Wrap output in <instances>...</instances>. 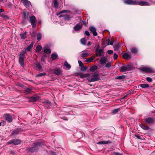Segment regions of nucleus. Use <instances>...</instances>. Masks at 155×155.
<instances>
[{
  "mask_svg": "<svg viewBox=\"0 0 155 155\" xmlns=\"http://www.w3.org/2000/svg\"><path fill=\"white\" fill-rule=\"evenodd\" d=\"M69 12V11L68 10H63L61 11L60 12V13H63L65 12Z\"/></svg>",
  "mask_w": 155,
  "mask_h": 155,
  "instance_id": "603ef678",
  "label": "nucleus"
},
{
  "mask_svg": "<svg viewBox=\"0 0 155 155\" xmlns=\"http://www.w3.org/2000/svg\"><path fill=\"white\" fill-rule=\"evenodd\" d=\"M35 67L37 68L39 70H40L42 69V67L39 62L38 61L35 62Z\"/></svg>",
  "mask_w": 155,
  "mask_h": 155,
  "instance_id": "f3484780",
  "label": "nucleus"
},
{
  "mask_svg": "<svg viewBox=\"0 0 155 155\" xmlns=\"http://www.w3.org/2000/svg\"><path fill=\"white\" fill-rule=\"evenodd\" d=\"M26 32H25L23 34H21L20 35V36L21 38L22 39H25L26 38Z\"/></svg>",
  "mask_w": 155,
  "mask_h": 155,
  "instance_id": "c9c22d12",
  "label": "nucleus"
},
{
  "mask_svg": "<svg viewBox=\"0 0 155 155\" xmlns=\"http://www.w3.org/2000/svg\"><path fill=\"white\" fill-rule=\"evenodd\" d=\"M81 23L85 25H86L87 24L86 22L84 21H81Z\"/></svg>",
  "mask_w": 155,
  "mask_h": 155,
  "instance_id": "e2e57ef3",
  "label": "nucleus"
},
{
  "mask_svg": "<svg viewBox=\"0 0 155 155\" xmlns=\"http://www.w3.org/2000/svg\"><path fill=\"white\" fill-rule=\"evenodd\" d=\"M58 58V55L56 54L52 53L51 55V58L52 60H55Z\"/></svg>",
  "mask_w": 155,
  "mask_h": 155,
  "instance_id": "7c9ffc66",
  "label": "nucleus"
},
{
  "mask_svg": "<svg viewBox=\"0 0 155 155\" xmlns=\"http://www.w3.org/2000/svg\"><path fill=\"white\" fill-rule=\"evenodd\" d=\"M145 123L147 124H151L154 122V119L152 117H149L144 119Z\"/></svg>",
  "mask_w": 155,
  "mask_h": 155,
  "instance_id": "9b49d317",
  "label": "nucleus"
},
{
  "mask_svg": "<svg viewBox=\"0 0 155 155\" xmlns=\"http://www.w3.org/2000/svg\"><path fill=\"white\" fill-rule=\"evenodd\" d=\"M21 2L23 3L25 6L27 7H29L30 4V2L27 0H21Z\"/></svg>",
  "mask_w": 155,
  "mask_h": 155,
  "instance_id": "a211bd4d",
  "label": "nucleus"
},
{
  "mask_svg": "<svg viewBox=\"0 0 155 155\" xmlns=\"http://www.w3.org/2000/svg\"><path fill=\"white\" fill-rule=\"evenodd\" d=\"M112 155H122V154L118 152H114L112 153Z\"/></svg>",
  "mask_w": 155,
  "mask_h": 155,
  "instance_id": "3c124183",
  "label": "nucleus"
},
{
  "mask_svg": "<svg viewBox=\"0 0 155 155\" xmlns=\"http://www.w3.org/2000/svg\"><path fill=\"white\" fill-rule=\"evenodd\" d=\"M82 28V25L80 24H78L74 27V29L75 31H78L81 30Z\"/></svg>",
  "mask_w": 155,
  "mask_h": 155,
  "instance_id": "4468645a",
  "label": "nucleus"
},
{
  "mask_svg": "<svg viewBox=\"0 0 155 155\" xmlns=\"http://www.w3.org/2000/svg\"><path fill=\"white\" fill-rule=\"evenodd\" d=\"M87 68L86 67L83 66L81 67V70L83 71H85L87 70Z\"/></svg>",
  "mask_w": 155,
  "mask_h": 155,
  "instance_id": "49530a36",
  "label": "nucleus"
},
{
  "mask_svg": "<svg viewBox=\"0 0 155 155\" xmlns=\"http://www.w3.org/2000/svg\"><path fill=\"white\" fill-rule=\"evenodd\" d=\"M114 50H117L118 48V45H114Z\"/></svg>",
  "mask_w": 155,
  "mask_h": 155,
  "instance_id": "680f3d73",
  "label": "nucleus"
},
{
  "mask_svg": "<svg viewBox=\"0 0 155 155\" xmlns=\"http://www.w3.org/2000/svg\"><path fill=\"white\" fill-rule=\"evenodd\" d=\"M111 66V63L110 62L107 63L105 65V67L107 68H110Z\"/></svg>",
  "mask_w": 155,
  "mask_h": 155,
  "instance_id": "de8ad7c7",
  "label": "nucleus"
},
{
  "mask_svg": "<svg viewBox=\"0 0 155 155\" xmlns=\"http://www.w3.org/2000/svg\"><path fill=\"white\" fill-rule=\"evenodd\" d=\"M5 119L8 122H11L12 121V117L9 114L5 115Z\"/></svg>",
  "mask_w": 155,
  "mask_h": 155,
  "instance_id": "f8f14e48",
  "label": "nucleus"
},
{
  "mask_svg": "<svg viewBox=\"0 0 155 155\" xmlns=\"http://www.w3.org/2000/svg\"><path fill=\"white\" fill-rule=\"evenodd\" d=\"M132 66L130 64H127L122 66L119 68L120 71L121 72L127 71H129L132 69Z\"/></svg>",
  "mask_w": 155,
  "mask_h": 155,
  "instance_id": "f257e3e1",
  "label": "nucleus"
},
{
  "mask_svg": "<svg viewBox=\"0 0 155 155\" xmlns=\"http://www.w3.org/2000/svg\"><path fill=\"white\" fill-rule=\"evenodd\" d=\"M126 77L125 75H123L121 76H117L115 78L116 79H119L121 80H123Z\"/></svg>",
  "mask_w": 155,
  "mask_h": 155,
  "instance_id": "bb28decb",
  "label": "nucleus"
},
{
  "mask_svg": "<svg viewBox=\"0 0 155 155\" xmlns=\"http://www.w3.org/2000/svg\"><path fill=\"white\" fill-rule=\"evenodd\" d=\"M107 52L109 54H111L113 53V51L112 50H109L107 51Z\"/></svg>",
  "mask_w": 155,
  "mask_h": 155,
  "instance_id": "052dcab7",
  "label": "nucleus"
},
{
  "mask_svg": "<svg viewBox=\"0 0 155 155\" xmlns=\"http://www.w3.org/2000/svg\"><path fill=\"white\" fill-rule=\"evenodd\" d=\"M139 86L143 88H147L149 87V85L148 84H140Z\"/></svg>",
  "mask_w": 155,
  "mask_h": 155,
  "instance_id": "cd10ccee",
  "label": "nucleus"
},
{
  "mask_svg": "<svg viewBox=\"0 0 155 155\" xmlns=\"http://www.w3.org/2000/svg\"><path fill=\"white\" fill-rule=\"evenodd\" d=\"M27 51V50H26V48H25V50H24L22 51H21L20 52V54H19L21 55L22 56L25 57V54H26Z\"/></svg>",
  "mask_w": 155,
  "mask_h": 155,
  "instance_id": "58836bf2",
  "label": "nucleus"
},
{
  "mask_svg": "<svg viewBox=\"0 0 155 155\" xmlns=\"http://www.w3.org/2000/svg\"><path fill=\"white\" fill-rule=\"evenodd\" d=\"M43 102L46 106L47 105L48 107L51 106V102L47 100L44 101Z\"/></svg>",
  "mask_w": 155,
  "mask_h": 155,
  "instance_id": "a878e982",
  "label": "nucleus"
},
{
  "mask_svg": "<svg viewBox=\"0 0 155 155\" xmlns=\"http://www.w3.org/2000/svg\"><path fill=\"white\" fill-rule=\"evenodd\" d=\"M131 52L133 53L136 54L137 53V49L133 47L131 48Z\"/></svg>",
  "mask_w": 155,
  "mask_h": 155,
  "instance_id": "72a5a7b5",
  "label": "nucleus"
},
{
  "mask_svg": "<svg viewBox=\"0 0 155 155\" xmlns=\"http://www.w3.org/2000/svg\"><path fill=\"white\" fill-rule=\"evenodd\" d=\"M146 80L147 81L149 82H151L152 81L151 78L150 77H147L146 78Z\"/></svg>",
  "mask_w": 155,
  "mask_h": 155,
  "instance_id": "8fccbe9b",
  "label": "nucleus"
},
{
  "mask_svg": "<svg viewBox=\"0 0 155 155\" xmlns=\"http://www.w3.org/2000/svg\"><path fill=\"white\" fill-rule=\"evenodd\" d=\"M45 56H42L41 59V61H44L45 60Z\"/></svg>",
  "mask_w": 155,
  "mask_h": 155,
  "instance_id": "0e129e2a",
  "label": "nucleus"
},
{
  "mask_svg": "<svg viewBox=\"0 0 155 155\" xmlns=\"http://www.w3.org/2000/svg\"><path fill=\"white\" fill-rule=\"evenodd\" d=\"M136 5H139L141 6H149L151 5L148 2L145 1H141L140 2H137L136 1Z\"/></svg>",
  "mask_w": 155,
  "mask_h": 155,
  "instance_id": "1a4fd4ad",
  "label": "nucleus"
},
{
  "mask_svg": "<svg viewBox=\"0 0 155 155\" xmlns=\"http://www.w3.org/2000/svg\"><path fill=\"white\" fill-rule=\"evenodd\" d=\"M90 76V74H82L81 75V77L82 78H87Z\"/></svg>",
  "mask_w": 155,
  "mask_h": 155,
  "instance_id": "a18cd8bd",
  "label": "nucleus"
},
{
  "mask_svg": "<svg viewBox=\"0 0 155 155\" xmlns=\"http://www.w3.org/2000/svg\"><path fill=\"white\" fill-rule=\"evenodd\" d=\"M123 56V58L126 59H130L131 57V55L130 53H125L124 54Z\"/></svg>",
  "mask_w": 155,
  "mask_h": 155,
  "instance_id": "dca6fc26",
  "label": "nucleus"
},
{
  "mask_svg": "<svg viewBox=\"0 0 155 155\" xmlns=\"http://www.w3.org/2000/svg\"><path fill=\"white\" fill-rule=\"evenodd\" d=\"M88 55V53H83L81 54V56L82 57H86Z\"/></svg>",
  "mask_w": 155,
  "mask_h": 155,
  "instance_id": "09e8293b",
  "label": "nucleus"
},
{
  "mask_svg": "<svg viewBox=\"0 0 155 155\" xmlns=\"http://www.w3.org/2000/svg\"><path fill=\"white\" fill-rule=\"evenodd\" d=\"M91 45V42L90 41H89L88 42L87 44V45L88 46H89Z\"/></svg>",
  "mask_w": 155,
  "mask_h": 155,
  "instance_id": "774afa93",
  "label": "nucleus"
},
{
  "mask_svg": "<svg viewBox=\"0 0 155 155\" xmlns=\"http://www.w3.org/2000/svg\"><path fill=\"white\" fill-rule=\"evenodd\" d=\"M25 92L27 94H28L31 92V89L30 88H25Z\"/></svg>",
  "mask_w": 155,
  "mask_h": 155,
  "instance_id": "a19ab883",
  "label": "nucleus"
},
{
  "mask_svg": "<svg viewBox=\"0 0 155 155\" xmlns=\"http://www.w3.org/2000/svg\"><path fill=\"white\" fill-rule=\"evenodd\" d=\"M140 126L144 130H147L149 129V127H148L146 126L143 124H140Z\"/></svg>",
  "mask_w": 155,
  "mask_h": 155,
  "instance_id": "473e14b6",
  "label": "nucleus"
},
{
  "mask_svg": "<svg viewBox=\"0 0 155 155\" xmlns=\"http://www.w3.org/2000/svg\"><path fill=\"white\" fill-rule=\"evenodd\" d=\"M42 49V47L41 45H37L36 48V51L37 52H39L41 51Z\"/></svg>",
  "mask_w": 155,
  "mask_h": 155,
  "instance_id": "c85d7f7f",
  "label": "nucleus"
},
{
  "mask_svg": "<svg viewBox=\"0 0 155 155\" xmlns=\"http://www.w3.org/2000/svg\"><path fill=\"white\" fill-rule=\"evenodd\" d=\"M3 18H6V19H8V16L6 15H4L3 16Z\"/></svg>",
  "mask_w": 155,
  "mask_h": 155,
  "instance_id": "338daca9",
  "label": "nucleus"
},
{
  "mask_svg": "<svg viewBox=\"0 0 155 155\" xmlns=\"http://www.w3.org/2000/svg\"><path fill=\"white\" fill-rule=\"evenodd\" d=\"M21 131L20 130L17 129L13 131L12 133V135H15L19 134L20 132Z\"/></svg>",
  "mask_w": 155,
  "mask_h": 155,
  "instance_id": "2f4dec72",
  "label": "nucleus"
},
{
  "mask_svg": "<svg viewBox=\"0 0 155 155\" xmlns=\"http://www.w3.org/2000/svg\"><path fill=\"white\" fill-rule=\"evenodd\" d=\"M41 39V33H38L37 35V39L38 41H40Z\"/></svg>",
  "mask_w": 155,
  "mask_h": 155,
  "instance_id": "79ce46f5",
  "label": "nucleus"
},
{
  "mask_svg": "<svg viewBox=\"0 0 155 155\" xmlns=\"http://www.w3.org/2000/svg\"><path fill=\"white\" fill-rule=\"evenodd\" d=\"M107 61V58L106 57L104 56L101 57L100 60V63L101 64H105Z\"/></svg>",
  "mask_w": 155,
  "mask_h": 155,
  "instance_id": "2eb2a0df",
  "label": "nucleus"
},
{
  "mask_svg": "<svg viewBox=\"0 0 155 155\" xmlns=\"http://www.w3.org/2000/svg\"><path fill=\"white\" fill-rule=\"evenodd\" d=\"M99 45L95 49L96 55L97 57H100L104 56V51L103 49H99Z\"/></svg>",
  "mask_w": 155,
  "mask_h": 155,
  "instance_id": "7ed1b4c3",
  "label": "nucleus"
},
{
  "mask_svg": "<svg viewBox=\"0 0 155 155\" xmlns=\"http://www.w3.org/2000/svg\"><path fill=\"white\" fill-rule=\"evenodd\" d=\"M39 98V97L37 95H34L31 97L30 98L31 100L33 102L36 101Z\"/></svg>",
  "mask_w": 155,
  "mask_h": 155,
  "instance_id": "412c9836",
  "label": "nucleus"
},
{
  "mask_svg": "<svg viewBox=\"0 0 155 155\" xmlns=\"http://www.w3.org/2000/svg\"><path fill=\"white\" fill-rule=\"evenodd\" d=\"M43 145V144L41 142H38L35 143L33 147L28 149L29 151L33 152L35 151L38 149V147Z\"/></svg>",
  "mask_w": 155,
  "mask_h": 155,
  "instance_id": "f03ea898",
  "label": "nucleus"
},
{
  "mask_svg": "<svg viewBox=\"0 0 155 155\" xmlns=\"http://www.w3.org/2000/svg\"><path fill=\"white\" fill-rule=\"evenodd\" d=\"M78 63L79 64V66L80 67H81L84 65L83 64L81 61H78Z\"/></svg>",
  "mask_w": 155,
  "mask_h": 155,
  "instance_id": "864d4df0",
  "label": "nucleus"
},
{
  "mask_svg": "<svg viewBox=\"0 0 155 155\" xmlns=\"http://www.w3.org/2000/svg\"><path fill=\"white\" fill-rule=\"evenodd\" d=\"M114 41V39H111V41H110L109 43V45H112L113 44Z\"/></svg>",
  "mask_w": 155,
  "mask_h": 155,
  "instance_id": "6e6d98bb",
  "label": "nucleus"
},
{
  "mask_svg": "<svg viewBox=\"0 0 155 155\" xmlns=\"http://www.w3.org/2000/svg\"><path fill=\"white\" fill-rule=\"evenodd\" d=\"M97 143L98 144H104V141H102L99 142Z\"/></svg>",
  "mask_w": 155,
  "mask_h": 155,
  "instance_id": "13d9d810",
  "label": "nucleus"
},
{
  "mask_svg": "<svg viewBox=\"0 0 155 155\" xmlns=\"http://www.w3.org/2000/svg\"><path fill=\"white\" fill-rule=\"evenodd\" d=\"M97 67L96 65H94L91 67L90 68V71L93 72L94 71H95L97 70Z\"/></svg>",
  "mask_w": 155,
  "mask_h": 155,
  "instance_id": "c756f323",
  "label": "nucleus"
},
{
  "mask_svg": "<svg viewBox=\"0 0 155 155\" xmlns=\"http://www.w3.org/2000/svg\"><path fill=\"white\" fill-rule=\"evenodd\" d=\"M61 17H63L64 19L67 20H69L70 19V16L68 15H61L59 16V18Z\"/></svg>",
  "mask_w": 155,
  "mask_h": 155,
  "instance_id": "b1692460",
  "label": "nucleus"
},
{
  "mask_svg": "<svg viewBox=\"0 0 155 155\" xmlns=\"http://www.w3.org/2000/svg\"><path fill=\"white\" fill-rule=\"evenodd\" d=\"M110 39H107L103 41V45L104 46H106L107 45H109V43L110 42Z\"/></svg>",
  "mask_w": 155,
  "mask_h": 155,
  "instance_id": "393cba45",
  "label": "nucleus"
},
{
  "mask_svg": "<svg viewBox=\"0 0 155 155\" xmlns=\"http://www.w3.org/2000/svg\"><path fill=\"white\" fill-rule=\"evenodd\" d=\"M21 143L20 140L18 139H13L9 141L7 143L8 144H14L15 145H18Z\"/></svg>",
  "mask_w": 155,
  "mask_h": 155,
  "instance_id": "0eeeda50",
  "label": "nucleus"
},
{
  "mask_svg": "<svg viewBox=\"0 0 155 155\" xmlns=\"http://www.w3.org/2000/svg\"><path fill=\"white\" fill-rule=\"evenodd\" d=\"M44 51L47 54H49L51 52V51L50 49L47 48H44Z\"/></svg>",
  "mask_w": 155,
  "mask_h": 155,
  "instance_id": "4c0bfd02",
  "label": "nucleus"
},
{
  "mask_svg": "<svg viewBox=\"0 0 155 155\" xmlns=\"http://www.w3.org/2000/svg\"><path fill=\"white\" fill-rule=\"evenodd\" d=\"M34 44V42H32L26 48H25L28 51L31 52V49L33 47Z\"/></svg>",
  "mask_w": 155,
  "mask_h": 155,
  "instance_id": "aec40b11",
  "label": "nucleus"
},
{
  "mask_svg": "<svg viewBox=\"0 0 155 155\" xmlns=\"http://www.w3.org/2000/svg\"><path fill=\"white\" fill-rule=\"evenodd\" d=\"M54 6L56 8H57L58 7V4L56 0H54L53 2Z\"/></svg>",
  "mask_w": 155,
  "mask_h": 155,
  "instance_id": "f704fd0d",
  "label": "nucleus"
},
{
  "mask_svg": "<svg viewBox=\"0 0 155 155\" xmlns=\"http://www.w3.org/2000/svg\"><path fill=\"white\" fill-rule=\"evenodd\" d=\"M25 57L19 55V62L21 66H23L24 65V58Z\"/></svg>",
  "mask_w": 155,
  "mask_h": 155,
  "instance_id": "9d476101",
  "label": "nucleus"
},
{
  "mask_svg": "<svg viewBox=\"0 0 155 155\" xmlns=\"http://www.w3.org/2000/svg\"><path fill=\"white\" fill-rule=\"evenodd\" d=\"M140 70L143 71L146 73H152L153 72L154 70L151 68L143 67L141 68Z\"/></svg>",
  "mask_w": 155,
  "mask_h": 155,
  "instance_id": "39448f33",
  "label": "nucleus"
},
{
  "mask_svg": "<svg viewBox=\"0 0 155 155\" xmlns=\"http://www.w3.org/2000/svg\"><path fill=\"white\" fill-rule=\"evenodd\" d=\"M111 143L110 140L104 141V144H108Z\"/></svg>",
  "mask_w": 155,
  "mask_h": 155,
  "instance_id": "5fc2aeb1",
  "label": "nucleus"
},
{
  "mask_svg": "<svg viewBox=\"0 0 155 155\" xmlns=\"http://www.w3.org/2000/svg\"><path fill=\"white\" fill-rule=\"evenodd\" d=\"M93 77L88 80V81L89 82H94L97 81L100 79V78L99 77V74L98 73L95 72L93 75Z\"/></svg>",
  "mask_w": 155,
  "mask_h": 155,
  "instance_id": "20e7f679",
  "label": "nucleus"
},
{
  "mask_svg": "<svg viewBox=\"0 0 155 155\" xmlns=\"http://www.w3.org/2000/svg\"><path fill=\"white\" fill-rule=\"evenodd\" d=\"M90 31L93 34L94 36L97 35V34L96 32V28L93 27H90L89 28Z\"/></svg>",
  "mask_w": 155,
  "mask_h": 155,
  "instance_id": "ddd939ff",
  "label": "nucleus"
},
{
  "mask_svg": "<svg viewBox=\"0 0 155 155\" xmlns=\"http://www.w3.org/2000/svg\"><path fill=\"white\" fill-rule=\"evenodd\" d=\"M123 1L125 4L129 5H136V1L135 0H123Z\"/></svg>",
  "mask_w": 155,
  "mask_h": 155,
  "instance_id": "6e6552de",
  "label": "nucleus"
},
{
  "mask_svg": "<svg viewBox=\"0 0 155 155\" xmlns=\"http://www.w3.org/2000/svg\"><path fill=\"white\" fill-rule=\"evenodd\" d=\"M135 136L138 139H141L140 137L138 135H135Z\"/></svg>",
  "mask_w": 155,
  "mask_h": 155,
  "instance_id": "69168bd1",
  "label": "nucleus"
},
{
  "mask_svg": "<svg viewBox=\"0 0 155 155\" xmlns=\"http://www.w3.org/2000/svg\"><path fill=\"white\" fill-rule=\"evenodd\" d=\"M54 74L57 75H59L61 74V71L59 69H56L53 70Z\"/></svg>",
  "mask_w": 155,
  "mask_h": 155,
  "instance_id": "4be33fe9",
  "label": "nucleus"
},
{
  "mask_svg": "<svg viewBox=\"0 0 155 155\" xmlns=\"http://www.w3.org/2000/svg\"><path fill=\"white\" fill-rule=\"evenodd\" d=\"M64 65L69 70L71 68V66L67 61H65V62L64 64Z\"/></svg>",
  "mask_w": 155,
  "mask_h": 155,
  "instance_id": "e433bc0d",
  "label": "nucleus"
},
{
  "mask_svg": "<svg viewBox=\"0 0 155 155\" xmlns=\"http://www.w3.org/2000/svg\"><path fill=\"white\" fill-rule=\"evenodd\" d=\"M118 55L116 53H114V58L115 59H116L117 58Z\"/></svg>",
  "mask_w": 155,
  "mask_h": 155,
  "instance_id": "bf43d9fd",
  "label": "nucleus"
},
{
  "mask_svg": "<svg viewBox=\"0 0 155 155\" xmlns=\"http://www.w3.org/2000/svg\"><path fill=\"white\" fill-rule=\"evenodd\" d=\"M86 41L84 38H83L81 39L80 42L83 45H85Z\"/></svg>",
  "mask_w": 155,
  "mask_h": 155,
  "instance_id": "ea45409f",
  "label": "nucleus"
},
{
  "mask_svg": "<svg viewBox=\"0 0 155 155\" xmlns=\"http://www.w3.org/2000/svg\"><path fill=\"white\" fill-rule=\"evenodd\" d=\"M22 16L24 19H27L28 18V16L29 15L28 12L25 11H24L22 13Z\"/></svg>",
  "mask_w": 155,
  "mask_h": 155,
  "instance_id": "6ab92c4d",
  "label": "nucleus"
},
{
  "mask_svg": "<svg viewBox=\"0 0 155 155\" xmlns=\"http://www.w3.org/2000/svg\"><path fill=\"white\" fill-rule=\"evenodd\" d=\"M120 110V108L115 109L112 110V113L113 114H115L117 113Z\"/></svg>",
  "mask_w": 155,
  "mask_h": 155,
  "instance_id": "37998d69",
  "label": "nucleus"
},
{
  "mask_svg": "<svg viewBox=\"0 0 155 155\" xmlns=\"http://www.w3.org/2000/svg\"><path fill=\"white\" fill-rule=\"evenodd\" d=\"M85 34L86 35L88 36H89L90 35L89 32L87 31H85Z\"/></svg>",
  "mask_w": 155,
  "mask_h": 155,
  "instance_id": "4d7b16f0",
  "label": "nucleus"
},
{
  "mask_svg": "<svg viewBox=\"0 0 155 155\" xmlns=\"http://www.w3.org/2000/svg\"><path fill=\"white\" fill-rule=\"evenodd\" d=\"M36 19L34 16H32L30 17V22L33 27H35L36 25Z\"/></svg>",
  "mask_w": 155,
  "mask_h": 155,
  "instance_id": "423d86ee",
  "label": "nucleus"
},
{
  "mask_svg": "<svg viewBox=\"0 0 155 155\" xmlns=\"http://www.w3.org/2000/svg\"><path fill=\"white\" fill-rule=\"evenodd\" d=\"M95 57L92 56L90 58H89L85 60L86 62L87 63H90L92 62L93 60L95 59Z\"/></svg>",
  "mask_w": 155,
  "mask_h": 155,
  "instance_id": "5701e85b",
  "label": "nucleus"
},
{
  "mask_svg": "<svg viewBox=\"0 0 155 155\" xmlns=\"http://www.w3.org/2000/svg\"><path fill=\"white\" fill-rule=\"evenodd\" d=\"M46 75V73L45 72L40 73L36 75L37 77H40L45 76Z\"/></svg>",
  "mask_w": 155,
  "mask_h": 155,
  "instance_id": "c03bdc74",
  "label": "nucleus"
}]
</instances>
